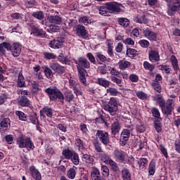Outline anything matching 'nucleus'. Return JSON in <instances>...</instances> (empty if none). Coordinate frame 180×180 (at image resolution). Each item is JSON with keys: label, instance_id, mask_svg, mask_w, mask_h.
<instances>
[{"label": "nucleus", "instance_id": "nucleus-1", "mask_svg": "<svg viewBox=\"0 0 180 180\" xmlns=\"http://www.w3.org/2000/svg\"><path fill=\"white\" fill-rule=\"evenodd\" d=\"M78 64L77 65V71L79 72V78L80 82L83 84V85H86V77H85V74H86V70L84 68H90L91 63H89V61H88V59L80 57L78 58Z\"/></svg>", "mask_w": 180, "mask_h": 180}, {"label": "nucleus", "instance_id": "nucleus-2", "mask_svg": "<svg viewBox=\"0 0 180 180\" xmlns=\"http://www.w3.org/2000/svg\"><path fill=\"white\" fill-rule=\"evenodd\" d=\"M17 146L19 148H27L28 151L34 149V144L32 141L30 137H25L23 135H20L17 138Z\"/></svg>", "mask_w": 180, "mask_h": 180}, {"label": "nucleus", "instance_id": "nucleus-3", "mask_svg": "<svg viewBox=\"0 0 180 180\" xmlns=\"http://www.w3.org/2000/svg\"><path fill=\"white\" fill-rule=\"evenodd\" d=\"M104 109L106 112H108L111 116H115L119 110L116 98L113 97L110 98L108 103L104 106Z\"/></svg>", "mask_w": 180, "mask_h": 180}, {"label": "nucleus", "instance_id": "nucleus-4", "mask_svg": "<svg viewBox=\"0 0 180 180\" xmlns=\"http://www.w3.org/2000/svg\"><path fill=\"white\" fill-rule=\"evenodd\" d=\"M49 95L51 101H57V99H64V95L56 87H49L45 90Z\"/></svg>", "mask_w": 180, "mask_h": 180}, {"label": "nucleus", "instance_id": "nucleus-5", "mask_svg": "<svg viewBox=\"0 0 180 180\" xmlns=\"http://www.w3.org/2000/svg\"><path fill=\"white\" fill-rule=\"evenodd\" d=\"M167 14L169 16H174L175 12L180 11V0H172L169 4Z\"/></svg>", "mask_w": 180, "mask_h": 180}, {"label": "nucleus", "instance_id": "nucleus-6", "mask_svg": "<svg viewBox=\"0 0 180 180\" xmlns=\"http://www.w3.org/2000/svg\"><path fill=\"white\" fill-rule=\"evenodd\" d=\"M133 133V128L130 129H124L120 136V146L122 147H124L127 143V140H129V138L130 137V134Z\"/></svg>", "mask_w": 180, "mask_h": 180}, {"label": "nucleus", "instance_id": "nucleus-7", "mask_svg": "<svg viewBox=\"0 0 180 180\" xmlns=\"http://www.w3.org/2000/svg\"><path fill=\"white\" fill-rule=\"evenodd\" d=\"M105 6H107L108 11L111 13L122 12V8H123V5L116 2L107 3Z\"/></svg>", "mask_w": 180, "mask_h": 180}, {"label": "nucleus", "instance_id": "nucleus-8", "mask_svg": "<svg viewBox=\"0 0 180 180\" xmlns=\"http://www.w3.org/2000/svg\"><path fill=\"white\" fill-rule=\"evenodd\" d=\"M113 155L114 158L120 162H126L127 160V153L122 150L115 149L113 152Z\"/></svg>", "mask_w": 180, "mask_h": 180}, {"label": "nucleus", "instance_id": "nucleus-9", "mask_svg": "<svg viewBox=\"0 0 180 180\" xmlns=\"http://www.w3.org/2000/svg\"><path fill=\"white\" fill-rule=\"evenodd\" d=\"M160 108H161L163 115H166V116H171V115H172V112H174V108H175V105L169 103L165 102L162 105H160Z\"/></svg>", "mask_w": 180, "mask_h": 180}, {"label": "nucleus", "instance_id": "nucleus-10", "mask_svg": "<svg viewBox=\"0 0 180 180\" xmlns=\"http://www.w3.org/2000/svg\"><path fill=\"white\" fill-rule=\"evenodd\" d=\"M96 137L105 146L109 144L110 143L109 134L107 132L103 131H97Z\"/></svg>", "mask_w": 180, "mask_h": 180}, {"label": "nucleus", "instance_id": "nucleus-11", "mask_svg": "<svg viewBox=\"0 0 180 180\" xmlns=\"http://www.w3.org/2000/svg\"><path fill=\"white\" fill-rule=\"evenodd\" d=\"M8 51H11L13 57H19L22 53V45L18 43H13L12 45L10 44V49Z\"/></svg>", "mask_w": 180, "mask_h": 180}, {"label": "nucleus", "instance_id": "nucleus-12", "mask_svg": "<svg viewBox=\"0 0 180 180\" xmlns=\"http://www.w3.org/2000/svg\"><path fill=\"white\" fill-rule=\"evenodd\" d=\"M27 95H29L27 90L21 91V98L18 101V105H20V106H29V105H30V101H29V99L26 97Z\"/></svg>", "mask_w": 180, "mask_h": 180}, {"label": "nucleus", "instance_id": "nucleus-13", "mask_svg": "<svg viewBox=\"0 0 180 180\" xmlns=\"http://www.w3.org/2000/svg\"><path fill=\"white\" fill-rule=\"evenodd\" d=\"M11 129V120L9 118L3 119L0 123V132L2 134L6 133Z\"/></svg>", "mask_w": 180, "mask_h": 180}, {"label": "nucleus", "instance_id": "nucleus-14", "mask_svg": "<svg viewBox=\"0 0 180 180\" xmlns=\"http://www.w3.org/2000/svg\"><path fill=\"white\" fill-rule=\"evenodd\" d=\"M143 36L150 41H157V33L150 30L146 29L143 30Z\"/></svg>", "mask_w": 180, "mask_h": 180}, {"label": "nucleus", "instance_id": "nucleus-15", "mask_svg": "<svg viewBox=\"0 0 180 180\" xmlns=\"http://www.w3.org/2000/svg\"><path fill=\"white\" fill-rule=\"evenodd\" d=\"M50 68L58 74H64V72H65V68L60 65V64H58V63H51Z\"/></svg>", "mask_w": 180, "mask_h": 180}, {"label": "nucleus", "instance_id": "nucleus-16", "mask_svg": "<svg viewBox=\"0 0 180 180\" xmlns=\"http://www.w3.org/2000/svg\"><path fill=\"white\" fill-rule=\"evenodd\" d=\"M41 117H53V108L49 107H44L39 112Z\"/></svg>", "mask_w": 180, "mask_h": 180}, {"label": "nucleus", "instance_id": "nucleus-17", "mask_svg": "<svg viewBox=\"0 0 180 180\" xmlns=\"http://www.w3.org/2000/svg\"><path fill=\"white\" fill-rule=\"evenodd\" d=\"M63 40H61V38H58L57 39H53L49 42V47L51 49H61V46H63Z\"/></svg>", "mask_w": 180, "mask_h": 180}, {"label": "nucleus", "instance_id": "nucleus-18", "mask_svg": "<svg viewBox=\"0 0 180 180\" xmlns=\"http://www.w3.org/2000/svg\"><path fill=\"white\" fill-rule=\"evenodd\" d=\"M30 174L35 180H41V174L34 166H31L30 167Z\"/></svg>", "mask_w": 180, "mask_h": 180}, {"label": "nucleus", "instance_id": "nucleus-19", "mask_svg": "<svg viewBox=\"0 0 180 180\" xmlns=\"http://www.w3.org/2000/svg\"><path fill=\"white\" fill-rule=\"evenodd\" d=\"M48 20L51 25H60L63 22V18L59 15H50L48 17Z\"/></svg>", "mask_w": 180, "mask_h": 180}, {"label": "nucleus", "instance_id": "nucleus-20", "mask_svg": "<svg viewBox=\"0 0 180 180\" xmlns=\"http://www.w3.org/2000/svg\"><path fill=\"white\" fill-rule=\"evenodd\" d=\"M149 60L151 63H158L160 61V53L157 51H151L149 53Z\"/></svg>", "mask_w": 180, "mask_h": 180}, {"label": "nucleus", "instance_id": "nucleus-21", "mask_svg": "<svg viewBox=\"0 0 180 180\" xmlns=\"http://www.w3.org/2000/svg\"><path fill=\"white\" fill-rule=\"evenodd\" d=\"M76 33L78 36H81V37H85L88 34V32H86L85 27L81 25H79L76 27Z\"/></svg>", "mask_w": 180, "mask_h": 180}, {"label": "nucleus", "instance_id": "nucleus-22", "mask_svg": "<svg viewBox=\"0 0 180 180\" xmlns=\"http://www.w3.org/2000/svg\"><path fill=\"white\" fill-rule=\"evenodd\" d=\"M32 34L37 37H46V32L43 30H40L36 27H32Z\"/></svg>", "mask_w": 180, "mask_h": 180}, {"label": "nucleus", "instance_id": "nucleus-23", "mask_svg": "<svg viewBox=\"0 0 180 180\" xmlns=\"http://www.w3.org/2000/svg\"><path fill=\"white\" fill-rule=\"evenodd\" d=\"M11 49V44L8 42H3L2 44H0V56H4L6 54V51H9V49Z\"/></svg>", "mask_w": 180, "mask_h": 180}, {"label": "nucleus", "instance_id": "nucleus-24", "mask_svg": "<svg viewBox=\"0 0 180 180\" xmlns=\"http://www.w3.org/2000/svg\"><path fill=\"white\" fill-rule=\"evenodd\" d=\"M121 175L122 180H131V173H130V170L127 168L122 169Z\"/></svg>", "mask_w": 180, "mask_h": 180}, {"label": "nucleus", "instance_id": "nucleus-25", "mask_svg": "<svg viewBox=\"0 0 180 180\" xmlns=\"http://www.w3.org/2000/svg\"><path fill=\"white\" fill-rule=\"evenodd\" d=\"M91 178L92 180H98L101 178V172H99V169L96 167H93L92 171L91 172Z\"/></svg>", "mask_w": 180, "mask_h": 180}, {"label": "nucleus", "instance_id": "nucleus-26", "mask_svg": "<svg viewBox=\"0 0 180 180\" xmlns=\"http://www.w3.org/2000/svg\"><path fill=\"white\" fill-rule=\"evenodd\" d=\"M134 21L136 23H143L144 25H147L148 23V20L146 18V15H137L134 18Z\"/></svg>", "mask_w": 180, "mask_h": 180}, {"label": "nucleus", "instance_id": "nucleus-27", "mask_svg": "<svg viewBox=\"0 0 180 180\" xmlns=\"http://www.w3.org/2000/svg\"><path fill=\"white\" fill-rule=\"evenodd\" d=\"M111 131L112 134H113L114 136H116V134H117V133L120 131V124L119 123V122L116 121L112 124Z\"/></svg>", "mask_w": 180, "mask_h": 180}, {"label": "nucleus", "instance_id": "nucleus-28", "mask_svg": "<svg viewBox=\"0 0 180 180\" xmlns=\"http://www.w3.org/2000/svg\"><path fill=\"white\" fill-rule=\"evenodd\" d=\"M96 83L101 86H104V88H109V85H110V82L104 78H98Z\"/></svg>", "mask_w": 180, "mask_h": 180}, {"label": "nucleus", "instance_id": "nucleus-29", "mask_svg": "<svg viewBox=\"0 0 180 180\" xmlns=\"http://www.w3.org/2000/svg\"><path fill=\"white\" fill-rule=\"evenodd\" d=\"M40 70H41V67H40V65H35L33 67L34 77H35V78H37L38 79H43V75H41V73L40 72Z\"/></svg>", "mask_w": 180, "mask_h": 180}, {"label": "nucleus", "instance_id": "nucleus-30", "mask_svg": "<svg viewBox=\"0 0 180 180\" xmlns=\"http://www.w3.org/2000/svg\"><path fill=\"white\" fill-rule=\"evenodd\" d=\"M76 175H77L76 167H73L70 168L67 172V176H68V178H69V179H75Z\"/></svg>", "mask_w": 180, "mask_h": 180}, {"label": "nucleus", "instance_id": "nucleus-31", "mask_svg": "<svg viewBox=\"0 0 180 180\" xmlns=\"http://www.w3.org/2000/svg\"><path fill=\"white\" fill-rule=\"evenodd\" d=\"M117 22L122 27H127L130 25V20L126 18H119Z\"/></svg>", "mask_w": 180, "mask_h": 180}, {"label": "nucleus", "instance_id": "nucleus-32", "mask_svg": "<svg viewBox=\"0 0 180 180\" xmlns=\"http://www.w3.org/2000/svg\"><path fill=\"white\" fill-rule=\"evenodd\" d=\"M82 160L83 162H86V164L94 165L95 162V160L93 159V158L88 154L83 155V156L82 157Z\"/></svg>", "mask_w": 180, "mask_h": 180}, {"label": "nucleus", "instance_id": "nucleus-33", "mask_svg": "<svg viewBox=\"0 0 180 180\" xmlns=\"http://www.w3.org/2000/svg\"><path fill=\"white\" fill-rule=\"evenodd\" d=\"M120 70H126V68H129L130 67L131 63L130 62L126 60H121L118 63Z\"/></svg>", "mask_w": 180, "mask_h": 180}, {"label": "nucleus", "instance_id": "nucleus-34", "mask_svg": "<svg viewBox=\"0 0 180 180\" xmlns=\"http://www.w3.org/2000/svg\"><path fill=\"white\" fill-rule=\"evenodd\" d=\"M153 101H155L158 103L159 106L162 105L165 103V100H164L161 94L155 95L153 96Z\"/></svg>", "mask_w": 180, "mask_h": 180}, {"label": "nucleus", "instance_id": "nucleus-35", "mask_svg": "<svg viewBox=\"0 0 180 180\" xmlns=\"http://www.w3.org/2000/svg\"><path fill=\"white\" fill-rule=\"evenodd\" d=\"M106 44L108 46V54L110 57H113V42L112 41L108 39L106 41Z\"/></svg>", "mask_w": 180, "mask_h": 180}, {"label": "nucleus", "instance_id": "nucleus-36", "mask_svg": "<svg viewBox=\"0 0 180 180\" xmlns=\"http://www.w3.org/2000/svg\"><path fill=\"white\" fill-rule=\"evenodd\" d=\"M75 153L74 150H70V149H65L63 150L62 154L65 156L66 160H70L72 155Z\"/></svg>", "mask_w": 180, "mask_h": 180}, {"label": "nucleus", "instance_id": "nucleus-37", "mask_svg": "<svg viewBox=\"0 0 180 180\" xmlns=\"http://www.w3.org/2000/svg\"><path fill=\"white\" fill-rule=\"evenodd\" d=\"M170 61L174 70H175V71H178V70H179V66L178 65V59H176V57L175 56H172Z\"/></svg>", "mask_w": 180, "mask_h": 180}, {"label": "nucleus", "instance_id": "nucleus-38", "mask_svg": "<svg viewBox=\"0 0 180 180\" xmlns=\"http://www.w3.org/2000/svg\"><path fill=\"white\" fill-rule=\"evenodd\" d=\"M99 158L101 160V161H103V162L108 164V162L110 160V155H108L105 153L101 152V153H99Z\"/></svg>", "mask_w": 180, "mask_h": 180}, {"label": "nucleus", "instance_id": "nucleus-39", "mask_svg": "<svg viewBox=\"0 0 180 180\" xmlns=\"http://www.w3.org/2000/svg\"><path fill=\"white\" fill-rule=\"evenodd\" d=\"M108 6H103L98 8V12L102 16H109Z\"/></svg>", "mask_w": 180, "mask_h": 180}, {"label": "nucleus", "instance_id": "nucleus-40", "mask_svg": "<svg viewBox=\"0 0 180 180\" xmlns=\"http://www.w3.org/2000/svg\"><path fill=\"white\" fill-rule=\"evenodd\" d=\"M148 174L150 176L155 174V162L154 160H152L149 164Z\"/></svg>", "mask_w": 180, "mask_h": 180}, {"label": "nucleus", "instance_id": "nucleus-41", "mask_svg": "<svg viewBox=\"0 0 180 180\" xmlns=\"http://www.w3.org/2000/svg\"><path fill=\"white\" fill-rule=\"evenodd\" d=\"M143 67L145 70L150 71V72H153L155 69V66L147 61L143 62Z\"/></svg>", "mask_w": 180, "mask_h": 180}, {"label": "nucleus", "instance_id": "nucleus-42", "mask_svg": "<svg viewBox=\"0 0 180 180\" xmlns=\"http://www.w3.org/2000/svg\"><path fill=\"white\" fill-rule=\"evenodd\" d=\"M70 160L75 165H78L79 164V156H78V153L76 152L72 154Z\"/></svg>", "mask_w": 180, "mask_h": 180}, {"label": "nucleus", "instance_id": "nucleus-43", "mask_svg": "<svg viewBox=\"0 0 180 180\" xmlns=\"http://www.w3.org/2000/svg\"><path fill=\"white\" fill-rule=\"evenodd\" d=\"M158 68L161 71H164L165 74H171V72L172 71V70H171V68L167 65H160L158 66Z\"/></svg>", "mask_w": 180, "mask_h": 180}, {"label": "nucleus", "instance_id": "nucleus-44", "mask_svg": "<svg viewBox=\"0 0 180 180\" xmlns=\"http://www.w3.org/2000/svg\"><path fill=\"white\" fill-rule=\"evenodd\" d=\"M138 163L139 168L143 169L146 168V165L148 164V160L146 158H140Z\"/></svg>", "mask_w": 180, "mask_h": 180}, {"label": "nucleus", "instance_id": "nucleus-45", "mask_svg": "<svg viewBox=\"0 0 180 180\" xmlns=\"http://www.w3.org/2000/svg\"><path fill=\"white\" fill-rule=\"evenodd\" d=\"M127 55L130 58H134L137 55V51L134 49H128L127 50Z\"/></svg>", "mask_w": 180, "mask_h": 180}, {"label": "nucleus", "instance_id": "nucleus-46", "mask_svg": "<svg viewBox=\"0 0 180 180\" xmlns=\"http://www.w3.org/2000/svg\"><path fill=\"white\" fill-rule=\"evenodd\" d=\"M18 85L20 88H23L25 85V77H23V75L20 73L18 75Z\"/></svg>", "mask_w": 180, "mask_h": 180}, {"label": "nucleus", "instance_id": "nucleus-47", "mask_svg": "<svg viewBox=\"0 0 180 180\" xmlns=\"http://www.w3.org/2000/svg\"><path fill=\"white\" fill-rule=\"evenodd\" d=\"M152 86L155 89V91H156V92H158V94H161L162 88L161 87L159 82H153L152 83Z\"/></svg>", "mask_w": 180, "mask_h": 180}, {"label": "nucleus", "instance_id": "nucleus-48", "mask_svg": "<svg viewBox=\"0 0 180 180\" xmlns=\"http://www.w3.org/2000/svg\"><path fill=\"white\" fill-rule=\"evenodd\" d=\"M44 56L46 60H56L57 58V55L50 52L44 53Z\"/></svg>", "mask_w": 180, "mask_h": 180}, {"label": "nucleus", "instance_id": "nucleus-49", "mask_svg": "<svg viewBox=\"0 0 180 180\" xmlns=\"http://www.w3.org/2000/svg\"><path fill=\"white\" fill-rule=\"evenodd\" d=\"M65 99L67 102H71L72 99H74V94H72V91H68L65 93Z\"/></svg>", "mask_w": 180, "mask_h": 180}, {"label": "nucleus", "instance_id": "nucleus-50", "mask_svg": "<svg viewBox=\"0 0 180 180\" xmlns=\"http://www.w3.org/2000/svg\"><path fill=\"white\" fill-rule=\"evenodd\" d=\"M75 144L78 147L79 150H84L85 148V145H84V141L81 139L77 138L75 139Z\"/></svg>", "mask_w": 180, "mask_h": 180}, {"label": "nucleus", "instance_id": "nucleus-51", "mask_svg": "<svg viewBox=\"0 0 180 180\" xmlns=\"http://www.w3.org/2000/svg\"><path fill=\"white\" fill-rule=\"evenodd\" d=\"M15 115H17V116H18V118L20 120H22L24 122L27 120V115L22 111H16Z\"/></svg>", "mask_w": 180, "mask_h": 180}, {"label": "nucleus", "instance_id": "nucleus-52", "mask_svg": "<svg viewBox=\"0 0 180 180\" xmlns=\"http://www.w3.org/2000/svg\"><path fill=\"white\" fill-rule=\"evenodd\" d=\"M32 16L37 19H39V20L44 19V13H43L41 11H37L33 13Z\"/></svg>", "mask_w": 180, "mask_h": 180}, {"label": "nucleus", "instance_id": "nucleus-53", "mask_svg": "<svg viewBox=\"0 0 180 180\" xmlns=\"http://www.w3.org/2000/svg\"><path fill=\"white\" fill-rule=\"evenodd\" d=\"M107 92L110 94V95H112V96H117V95H119V91L115 88L110 87L107 89Z\"/></svg>", "mask_w": 180, "mask_h": 180}, {"label": "nucleus", "instance_id": "nucleus-54", "mask_svg": "<svg viewBox=\"0 0 180 180\" xmlns=\"http://www.w3.org/2000/svg\"><path fill=\"white\" fill-rule=\"evenodd\" d=\"M108 164H109V165L111 167V168L113 171H117V169H119L117 163L116 162L113 161V160H112V159L109 160Z\"/></svg>", "mask_w": 180, "mask_h": 180}, {"label": "nucleus", "instance_id": "nucleus-55", "mask_svg": "<svg viewBox=\"0 0 180 180\" xmlns=\"http://www.w3.org/2000/svg\"><path fill=\"white\" fill-rule=\"evenodd\" d=\"M136 96L139 99H141V101H144L148 98L147 94L144 93L143 91L136 92Z\"/></svg>", "mask_w": 180, "mask_h": 180}, {"label": "nucleus", "instance_id": "nucleus-56", "mask_svg": "<svg viewBox=\"0 0 180 180\" xmlns=\"http://www.w3.org/2000/svg\"><path fill=\"white\" fill-rule=\"evenodd\" d=\"M29 120L32 124H39V118L37 117V115L34 114L30 115Z\"/></svg>", "mask_w": 180, "mask_h": 180}, {"label": "nucleus", "instance_id": "nucleus-57", "mask_svg": "<svg viewBox=\"0 0 180 180\" xmlns=\"http://www.w3.org/2000/svg\"><path fill=\"white\" fill-rule=\"evenodd\" d=\"M111 81L118 85V86H122V79L115 76H112Z\"/></svg>", "mask_w": 180, "mask_h": 180}, {"label": "nucleus", "instance_id": "nucleus-58", "mask_svg": "<svg viewBox=\"0 0 180 180\" xmlns=\"http://www.w3.org/2000/svg\"><path fill=\"white\" fill-rule=\"evenodd\" d=\"M139 44L141 47H143V49H147V47L150 46V42L146 39H141L139 41Z\"/></svg>", "mask_w": 180, "mask_h": 180}, {"label": "nucleus", "instance_id": "nucleus-59", "mask_svg": "<svg viewBox=\"0 0 180 180\" xmlns=\"http://www.w3.org/2000/svg\"><path fill=\"white\" fill-rule=\"evenodd\" d=\"M30 82L31 84L32 91L34 92H37V91H39V83L34 80H31Z\"/></svg>", "mask_w": 180, "mask_h": 180}, {"label": "nucleus", "instance_id": "nucleus-60", "mask_svg": "<svg viewBox=\"0 0 180 180\" xmlns=\"http://www.w3.org/2000/svg\"><path fill=\"white\" fill-rule=\"evenodd\" d=\"M44 72L46 78H52L53 77V71L49 68H45Z\"/></svg>", "mask_w": 180, "mask_h": 180}, {"label": "nucleus", "instance_id": "nucleus-61", "mask_svg": "<svg viewBox=\"0 0 180 180\" xmlns=\"http://www.w3.org/2000/svg\"><path fill=\"white\" fill-rule=\"evenodd\" d=\"M176 101V96H175L174 94H171L169 96V98L167 99L166 102L172 105H174L175 106Z\"/></svg>", "mask_w": 180, "mask_h": 180}, {"label": "nucleus", "instance_id": "nucleus-62", "mask_svg": "<svg viewBox=\"0 0 180 180\" xmlns=\"http://www.w3.org/2000/svg\"><path fill=\"white\" fill-rule=\"evenodd\" d=\"M101 171L103 172V176H105V178H108V176H109V169L108 168V166L103 165L101 167Z\"/></svg>", "mask_w": 180, "mask_h": 180}, {"label": "nucleus", "instance_id": "nucleus-63", "mask_svg": "<svg viewBox=\"0 0 180 180\" xmlns=\"http://www.w3.org/2000/svg\"><path fill=\"white\" fill-rule=\"evenodd\" d=\"M79 23H83L84 25H89V23H91V20H89V18H88V17L84 16V17H82L79 18Z\"/></svg>", "mask_w": 180, "mask_h": 180}, {"label": "nucleus", "instance_id": "nucleus-64", "mask_svg": "<svg viewBox=\"0 0 180 180\" xmlns=\"http://www.w3.org/2000/svg\"><path fill=\"white\" fill-rule=\"evenodd\" d=\"M74 93L76 95H82V90L81 89V86H79V84H77L76 86H75L73 89Z\"/></svg>", "mask_w": 180, "mask_h": 180}]
</instances>
